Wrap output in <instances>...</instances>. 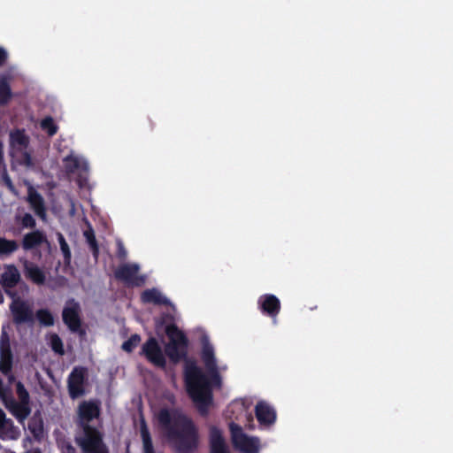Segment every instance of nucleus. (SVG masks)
Returning <instances> with one entry per match:
<instances>
[{"instance_id":"obj_1","label":"nucleus","mask_w":453,"mask_h":453,"mask_svg":"<svg viewBox=\"0 0 453 453\" xmlns=\"http://www.w3.org/2000/svg\"><path fill=\"white\" fill-rule=\"evenodd\" d=\"M157 330L165 328L169 342L165 346V353L170 361L177 364L185 360L184 380L188 394L202 416H207L212 404L213 395L210 381L196 361L188 359V339L175 324L173 314L164 312L156 321Z\"/></svg>"},{"instance_id":"obj_2","label":"nucleus","mask_w":453,"mask_h":453,"mask_svg":"<svg viewBox=\"0 0 453 453\" xmlns=\"http://www.w3.org/2000/svg\"><path fill=\"white\" fill-rule=\"evenodd\" d=\"M157 419L177 453H193L197 449L198 429L189 417L176 409L162 408Z\"/></svg>"},{"instance_id":"obj_3","label":"nucleus","mask_w":453,"mask_h":453,"mask_svg":"<svg viewBox=\"0 0 453 453\" xmlns=\"http://www.w3.org/2000/svg\"><path fill=\"white\" fill-rule=\"evenodd\" d=\"M79 427L81 434L75 436V442L83 453H109L102 432L91 425Z\"/></svg>"},{"instance_id":"obj_4","label":"nucleus","mask_w":453,"mask_h":453,"mask_svg":"<svg viewBox=\"0 0 453 453\" xmlns=\"http://www.w3.org/2000/svg\"><path fill=\"white\" fill-rule=\"evenodd\" d=\"M88 380L87 367L77 365L73 368L66 380L68 395L72 400L81 398L87 394Z\"/></svg>"},{"instance_id":"obj_5","label":"nucleus","mask_w":453,"mask_h":453,"mask_svg":"<svg viewBox=\"0 0 453 453\" xmlns=\"http://www.w3.org/2000/svg\"><path fill=\"white\" fill-rule=\"evenodd\" d=\"M81 314L80 303L73 298L68 299L62 311V320L71 332L82 337L86 334V330L82 327Z\"/></svg>"},{"instance_id":"obj_6","label":"nucleus","mask_w":453,"mask_h":453,"mask_svg":"<svg viewBox=\"0 0 453 453\" xmlns=\"http://www.w3.org/2000/svg\"><path fill=\"white\" fill-rule=\"evenodd\" d=\"M231 439L234 447L242 453H257L259 441L254 437H249L243 433L241 426L231 422L229 424Z\"/></svg>"},{"instance_id":"obj_7","label":"nucleus","mask_w":453,"mask_h":453,"mask_svg":"<svg viewBox=\"0 0 453 453\" xmlns=\"http://www.w3.org/2000/svg\"><path fill=\"white\" fill-rule=\"evenodd\" d=\"M140 267L137 264H124L114 272V277L127 286L141 287L145 283V277L138 275Z\"/></svg>"},{"instance_id":"obj_8","label":"nucleus","mask_w":453,"mask_h":453,"mask_svg":"<svg viewBox=\"0 0 453 453\" xmlns=\"http://www.w3.org/2000/svg\"><path fill=\"white\" fill-rule=\"evenodd\" d=\"M101 414V403L98 399L81 401L77 408V426L90 425V422L98 418Z\"/></svg>"},{"instance_id":"obj_9","label":"nucleus","mask_w":453,"mask_h":453,"mask_svg":"<svg viewBox=\"0 0 453 453\" xmlns=\"http://www.w3.org/2000/svg\"><path fill=\"white\" fill-rule=\"evenodd\" d=\"M13 359L10 335L3 326L0 334V372L2 374H8L12 371Z\"/></svg>"},{"instance_id":"obj_10","label":"nucleus","mask_w":453,"mask_h":453,"mask_svg":"<svg viewBox=\"0 0 453 453\" xmlns=\"http://www.w3.org/2000/svg\"><path fill=\"white\" fill-rule=\"evenodd\" d=\"M141 355H143L150 363L157 367L165 368L166 365V360L162 349L154 337L149 338L143 343Z\"/></svg>"},{"instance_id":"obj_11","label":"nucleus","mask_w":453,"mask_h":453,"mask_svg":"<svg viewBox=\"0 0 453 453\" xmlns=\"http://www.w3.org/2000/svg\"><path fill=\"white\" fill-rule=\"evenodd\" d=\"M202 360L206 367L209 374L211 375V379L213 383L217 385H220L221 379L218 371L217 361L214 355L213 346L209 342H204L203 343Z\"/></svg>"},{"instance_id":"obj_12","label":"nucleus","mask_w":453,"mask_h":453,"mask_svg":"<svg viewBox=\"0 0 453 453\" xmlns=\"http://www.w3.org/2000/svg\"><path fill=\"white\" fill-rule=\"evenodd\" d=\"M10 310L12 314L13 322L16 325L21 324H33L35 317L31 307L22 300H15L10 305Z\"/></svg>"},{"instance_id":"obj_13","label":"nucleus","mask_w":453,"mask_h":453,"mask_svg":"<svg viewBox=\"0 0 453 453\" xmlns=\"http://www.w3.org/2000/svg\"><path fill=\"white\" fill-rule=\"evenodd\" d=\"M257 305L263 314L273 319L279 315L281 307L279 298L273 294L260 296Z\"/></svg>"},{"instance_id":"obj_14","label":"nucleus","mask_w":453,"mask_h":453,"mask_svg":"<svg viewBox=\"0 0 453 453\" xmlns=\"http://www.w3.org/2000/svg\"><path fill=\"white\" fill-rule=\"evenodd\" d=\"M5 408L17 418L20 424H24L25 420L31 413L30 403H18L12 395L4 399Z\"/></svg>"},{"instance_id":"obj_15","label":"nucleus","mask_w":453,"mask_h":453,"mask_svg":"<svg viewBox=\"0 0 453 453\" xmlns=\"http://www.w3.org/2000/svg\"><path fill=\"white\" fill-rule=\"evenodd\" d=\"M19 436V428L11 418H6L4 411L0 408V438L2 440H17Z\"/></svg>"},{"instance_id":"obj_16","label":"nucleus","mask_w":453,"mask_h":453,"mask_svg":"<svg viewBox=\"0 0 453 453\" xmlns=\"http://www.w3.org/2000/svg\"><path fill=\"white\" fill-rule=\"evenodd\" d=\"M257 421L264 426H271L276 420L275 410L265 402H258L255 407Z\"/></svg>"},{"instance_id":"obj_17","label":"nucleus","mask_w":453,"mask_h":453,"mask_svg":"<svg viewBox=\"0 0 453 453\" xmlns=\"http://www.w3.org/2000/svg\"><path fill=\"white\" fill-rule=\"evenodd\" d=\"M27 202L31 208L41 219H46V206L42 196L35 190L33 187H30L27 191Z\"/></svg>"},{"instance_id":"obj_18","label":"nucleus","mask_w":453,"mask_h":453,"mask_svg":"<svg viewBox=\"0 0 453 453\" xmlns=\"http://www.w3.org/2000/svg\"><path fill=\"white\" fill-rule=\"evenodd\" d=\"M47 242L48 240L46 234L42 231L37 229L29 232L23 236L21 246L24 250L28 251Z\"/></svg>"},{"instance_id":"obj_19","label":"nucleus","mask_w":453,"mask_h":453,"mask_svg":"<svg viewBox=\"0 0 453 453\" xmlns=\"http://www.w3.org/2000/svg\"><path fill=\"white\" fill-rule=\"evenodd\" d=\"M20 280V273L14 265L5 266V271L0 277V284L6 293L15 288Z\"/></svg>"},{"instance_id":"obj_20","label":"nucleus","mask_w":453,"mask_h":453,"mask_svg":"<svg viewBox=\"0 0 453 453\" xmlns=\"http://www.w3.org/2000/svg\"><path fill=\"white\" fill-rule=\"evenodd\" d=\"M210 453H230L222 432L217 426L210 428Z\"/></svg>"},{"instance_id":"obj_21","label":"nucleus","mask_w":453,"mask_h":453,"mask_svg":"<svg viewBox=\"0 0 453 453\" xmlns=\"http://www.w3.org/2000/svg\"><path fill=\"white\" fill-rule=\"evenodd\" d=\"M10 147L17 151H23L27 149L30 139L26 134L25 129L16 128L9 134Z\"/></svg>"},{"instance_id":"obj_22","label":"nucleus","mask_w":453,"mask_h":453,"mask_svg":"<svg viewBox=\"0 0 453 453\" xmlns=\"http://www.w3.org/2000/svg\"><path fill=\"white\" fill-rule=\"evenodd\" d=\"M141 300L144 303H153L157 305H171L170 300L164 296L157 288L145 289L141 295Z\"/></svg>"},{"instance_id":"obj_23","label":"nucleus","mask_w":453,"mask_h":453,"mask_svg":"<svg viewBox=\"0 0 453 453\" xmlns=\"http://www.w3.org/2000/svg\"><path fill=\"white\" fill-rule=\"evenodd\" d=\"M26 277L36 285H43L46 281L45 273L36 265L25 261Z\"/></svg>"},{"instance_id":"obj_24","label":"nucleus","mask_w":453,"mask_h":453,"mask_svg":"<svg viewBox=\"0 0 453 453\" xmlns=\"http://www.w3.org/2000/svg\"><path fill=\"white\" fill-rule=\"evenodd\" d=\"M12 77L10 73L0 74V104H7L12 98V91L11 88V81Z\"/></svg>"},{"instance_id":"obj_25","label":"nucleus","mask_w":453,"mask_h":453,"mask_svg":"<svg viewBox=\"0 0 453 453\" xmlns=\"http://www.w3.org/2000/svg\"><path fill=\"white\" fill-rule=\"evenodd\" d=\"M28 430L32 434L33 437L37 441H40L43 437V420L39 411L34 413L28 420Z\"/></svg>"},{"instance_id":"obj_26","label":"nucleus","mask_w":453,"mask_h":453,"mask_svg":"<svg viewBox=\"0 0 453 453\" xmlns=\"http://www.w3.org/2000/svg\"><path fill=\"white\" fill-rule=\"evenodd\" d=\"M140 433L143 443L144 453H154V447L150 433L145 420L142 418L140 426Z\"/></svg>"},{"instance_id":"obj_27","label":"nucleus","mask_w":453,"mask_h":453,"mask_svg":"<svg viewBox=\"0 0 453 453\" xmlns=\"http://www.w3.org/2000/svg\"><path fill=\"white\" fill-rule=\"evenodd\" d=\"M19 249V243L16 240H9L0 237V257L10 256Z\"/></svg>"},{"instance_id":"obj_28","label":"nucleus","mask_w":453,"mask_h":453,"mask_svg":"<svg viewBox=\"0 0 453 453\" xmlns=\"http://www.w3.org/2000/svg\"><path fill=\"white\" fill-rule=\"evenodd\" d=\"M35 317L40 325L43 326H52L54 325V316L48 309L37 310L35 312Z\"/></svg>"},{"instance_id":"obj_29","label":"nucleus","mask_w":453,"mask_h":453,"mask_svg":"<svg viewBox=\"0 0 453 453\" xmlns=\"http://www.w3.org/2000/svg\"><path fill=\"white\" fill-rule=\"evenodd\" d=\"M41 128L45 131L49 136H53L57 134L58 130V127L57 126V124L55 123L54 119L52 117L50 116H48V117H45L42 121H41Z\"/></svg>"},{"instance_id":"obj_30","label":"nucleus","mask_w":453,"mask_h":453,"mask_svg":"<svg viewBox=\"0 0 453 453\" xmlns=\"http://www.w3.org/2000/svg\"><path fill=\"white\" fill-rule=\"evenodd\" d=\"M58 241L60 246L61 252L64 256V263L65 265H70L72 253L68 243L66 242L64 235L61 233H58Z\"/></svg>"},{"instance_id":"obj_31","label":"nucleus","mask_w":453,"mask_h":453,"mask_svg":"<svg viewBox=\"0 0 453 453\" xmlns=\"http://www.w3.org/2000/svg\"><path fill=\"white\" fill-rule=\"evenodd\" d=\"M50 346L51 349L58 355H65L64 343L62 339L57 334H52L50 338Z\"/></svg>"},{"instance_id":"obj_32","label":"nucleus","mask_w":453,"mask_h":453,"mask_svg":"<svg viewBox=\"0 0 453 453\" xmlns=\"http://www.w3.org/2000/svg\"><path fill=\"white\" fill-rule=\"evenodd\" d=\"M141 342V336L137 334H132L122 344V349L126 352H132Z\"/></svg>"},{"instance_id":"obj_33","label":"nucleus","mask_w":453,"mask_h":453,"mask_svg":"<svg viewBox=\"0 0 453 453\" xmlns=\"http://www.w3.org/2000/svg\"><path fill=\"white\" fill-rule=\"evenodd\" d=\"M16 394L19 398L18 403H30V395L24 384L21 381L16 382Z\"/></svg>"},{"instance_id":"obj_34","label":"nucleus","mask_w":453,"mask_h":453,"mask_svg":"<svg viewBox=\"0 0 453 453\" xmlns=\"http://www.w3.org/2000/svg\"><path fill=\"white\" fill-rule=\"evenodd\" d=\"M20 223L24 228L34 229L36 226V221L35 218L27 212L20 218Z\"/></svg>"},{"instance_id":"obj_35","label":"nucleus","mask_w":453,"mask_h":453,"mask_svg":"<svg viewBox=\"0 0 453 453\" xmlns=\"http://www.w3.org/2000/svg\"><path fill=\"white\" fill-rule=\"evenodd\" d=\"M84 236L86 238V241H87L88 246H92V245L97 243V241H96V238L93 229L90 228L88 230H86L84 232Z\"/></svg>"},{"instance_id":"obj_36","label":"nucleus","mask_w":453,"mask_h":453,"mask_svg":"<svg viewBox=\"0 0 453 453\" xmlns=\"http://www.w3.org/2000/svg\"><path fill=\"white\" fill-rule=\"evenodd\" d=\"M12 395L10 390L4 386L3 380L0 378V398L4 402V399H6Z\"/></svg>"},{"instance_id":"obj_37","label":"nucleus","mask_w":453,"mask_h":453,"mask_svg":"<svg viewBox=\"0 0 453 453\" xmlns=\"http://www.w3.org/2000/svg\"><path fill=\"white\" fill-rule=\"evenodd\" d=\"M127 252L121 242H118V249H117V256L120 259H125L127 257Z\"/></svg>"},{"instance_id":"obj_38","label":"nucleus","mask_w":453,"mask_h":453,"mask_svg":"<svg viewBox=\"0 0 453 453\" xmlns=\"http://www.w3.org/2000/svg\"><path fill=\"white\" fill-rule=\"evenodd\" d=\"M8 59V52L6 50L0 46V67L3 66Z\"/></svg>"},{"instance_id":"obj_39","label":"nucleus","mask_w":453,"mask_h":453,"mask_svg":"<svg viewBox=\"0 0 453 453\" xmlns=\"http://www.w3.org/2000/svg\"><path fill=\"white\" fill-rule=\"evenodd\" d=\"M89 249L92 252V255L95 258V260L96 261L98 259V257H99V246H98V243L96 244H94L92 246H89Z\"/></svg>"},{"instance_id":"obj_40","label":"nucleus","mask_w":453,"mask_h":453,"mask_svg":"<svg viewBox=\"0 0 453 453\" xmlns=\"http://www.w3.org/2000/svg\"><path fill=\"white\" fill-rule=\"evenodd\" d=\"M4 375L7 377L8 382L10 384H12V383H13L15 381V376L12 373V371L10 373H8V374H4Z\"/></svg>"},{"instance_id":"obj_41","label":"nucleus","mask_w":453,"mask_h":453,"mask_svg":"<svg viewBox=\"0 0 453 453\" xmlns=\"http://www.w3.org/2000/svg\"><path fill=\"white\" fill-rule=\"evenodd\" d=\"M3 142L0 141V164L3 161Z\"/></svg>"},{"instance_id":"obj_42","label":"nucleus","mask_w":453,"mask_h":453,"mask_svg":"<svg viewBox=\"0 0 453 453\" xmlns=\"http://www.w3.org/2000/svg\"><path fill=\"white\" fill-rule=\"evenodd\" d=\"M8 184L12 186V181L10 180H8Z\"/></svg>"},{"instance_id":"obj_43","label":"nucleus","mask_w":453,"mask_h":453,"mask_svg":"<svg viewBox=\"0 0 453 453\" xmlns=\"http://www.w3.org/2000/svg\"><path fill=\"white\" fill-rule=\"evenodd\" d=\"M33 453H41V452H40V451H35V452H33Z\"/></svg>"},{"instance_id":"obj_44","label":"nucleus","mask_w":453,"mask_h":453,"mask_svg":"<svg viewBox=\"0 0 453 453\" xmlns=\"http://www.w3.org/2000/svg\"><path fill=\"white\" fill-rule=\"evenodd\" d=\"M12 453H14V452H12Z\"/></svg>"}]
</instances>
